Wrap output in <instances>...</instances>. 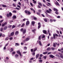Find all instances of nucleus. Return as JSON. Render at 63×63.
Wrapping results in <instances>:
<instances>
[{"mask_svg":"<svg viewBox=\"0 0 63 63\" xmlns=\"http://www.w3.org/2000/svg\"><path fill=\"white\" fill-rule=\"evenodd\" d=\"M34 50L33 51L34 52H35V51H36V50H37V49L36 48H34Z\"/></svg>","mask_w":63,"mask_h":63,"instance_id":"37998d69","label":"nucleus"},{"mask_svg":"<svg viewBox=\"0 0 63 63\" xmlns=\"http://www.w3.org/2000/svg\"><path fill=\"white\" fill-rule=\"evenodd\" d=\"M50 21L51 22H52L53 20L52 19H50Z\"/></svg>","mask_w":63,"mask_h":63,"instance_id":"4d7b16f0","label":"nucleus"},{"mask_svg":"<svg viewBox=\"0 0 63 63\" xmlns=\"http://www.w3.org/2000/svg\"><path fill=\"white\" fill-rule=\"evenodd\" d=\"M41 27V25H39L38 27V29H39Z\"/></svg>","mask_w":63,"mask_h":63,"instance_id":"b1692460","label":"nucleus"},{"mask_svg":"<svg viewBox=\"0 0 63 63\" xmlns=\"http://www.w3.org/2000/svg\"><path fill=\"white\" fill-rule=\"evenodd\" d=\"M12 25H9L8 26V28H11V27H12Z\"/></svg>","mask_w":63,"mask_h":63,"instance_id":"864d4df0","label":"nucleus"},{"mask_svg":"<svg viewBox=\"0 0 63 63\" xmlns=\"http://www.w3.org/2000/svg\"><path fill=\"white\" fill-rule=\"evenodd\" d=\"M30 4L31 6L32 7H33V4H32V3L30 2Z\"/></svg>","mask_w":63,"mask_h":63,"instance_id":"603ef678","label":"nucleus"},{"mask_svg":"<svg viewBox=\"0 0 63 63\" xmlns=\"http://www.w3.org/2000/svg\"><path fill=\"white\" fill-rule=\"evenodd\" d=\"M25 13L26 14H27V15H30L31 14V12L29 11L25 10Z\"/></svg>","mask_w":63,"mask_h":63,"instance_id":"f03ea898","label":"nucleus"},{"mask_svg":"<svg viewBox=\"0 0 63 63\" xmlns=\"http://www.w3.org/2000/svg\"><path fill=\"white\" fill-rule=\"evenodd\" d=\"M56 2H56L55 3L56 4V5H58V6H60V5H59V3H58V2H57V1H56Z\"/></svg>","mask_w":63,"mask_h":63,"instance_id":"4be33fe9","label":"nucleus"},{"mask_svg":"<svg viewBox=\"0 0 63 63\" xmlns=\"http://www.w3.org/2000/svg\"><path fill=\"white\" fill-rule=\"evenodd\" d=\"M53 46L54 47H56V44L55 43H53Z\"/></svg>","mask_w":63,"mask_h":63,"instance_id":"c756f323","label":"nucleus"},{"mask_svg":"<svg viewBox=\"0 0 63 63\" xmlns=\"http://www.w3.org/2000/svg\"><path fill=\"white\" fill-rule=\"evenodd\" d=\"M38 4L40 6H42V3H41L40 2H39L38 3Z\"/></svg>","mask_w":63,"mask_h":63,"instance_id":"c9c22d12","label":"nucleus"},{"mask_svg":"<svg viewBox=\"0 0 63 63\" xmlns=\"http://www.w3.org/2000/svg\"><path fill=\"white\" fill-rule=\"evenodd\" d=\"M55 35L56 36V37H58V35L57 34H55Z\"/></svg>","mask_w":63,"mask_h":63,"instance_id":"0e129e2a","label":"nucleus"},{"mask_svg":"<svg viewBox=\"0 0 63 63\" xmlns=\"http://www.w3.org/2000/svg\"><path fill=\"white\" fill-rule=\"evenodd\" d=\"M9 40V37H7L5 39V40H7H7Z\"/></svg>","mask_w":63,"mask_h":63,"instance_id":"58836bf2","label":"nucleus"},{"mask_svg":"<svg viewBox=\"0 0 63 63\" xmlns=\"http://www.w3.org/2000/svg\"><path fill=\"white\" fill-rule=\"evenodd\" d=\"M41 16H42L43 17H45V15L43 14H42Z\"/></svg>","mask_w":63,"mask_h":63,"instance_id":"338daca9","label":"nucleus"},{"mask_svg":"<svg viewBox=\"0 0 63 63\" xmlns=\"http://www.w3.org/2000/svg\"><path fill=\"white\" fill-rule=\"evenodd\" d=\"M58 11H56V12H55V13L57 15H58Z\"/></svg>","mask_w":63,"mask_h":63,"instance_id":"49530a36","label":"nucleus"},{"mask_svg":"<svg viewBox=\"0 0 63 63\" xmlns=\"http://www.w3.org/2000/svg\"><path fill=\"white\" fill-rule=\"evenodd\" d=\"M41 36H39L38 37V40H41Z\"/></svg>","mask_w":63,"mask_h":63,"instance_id":"de8ad7c7","label":"nucleus"},{"mask_svg":"<svg viewBox=\"0 0 63 63\" xmlns=\"http://www.w3.org/2000/svg\"><path fill=\"white\" fill-rule=\"evenodd\" d=\"M16 53V51H14L12 53V55H13V54H14Z\"/></svg>","mask_w":63,"mask_h":63,"instance_id":"7c9ffc66","label":"nucleus"},{"mask_svg":"<svg viewBox=\"0 0 63 63\" xmlns=\"http://www.w3.org/2000/svg\"><path fill=\"white\" fill-rule=\"evenodd\" d=\"M19 33V32L18 31H16L15 33V34L16 35H17Z\"/></svg>","mask_w":63,"mask_h":63,"instance_id":"6e6552de","label":"nucleus"},{"mask_svg":"<svg viewBox=\"0 0 63 63\" xmlns=\"http://www.w3.org/2000/svg\"><path fill=\"white\" fill-rule=\"evenodd\" d=\"M12 5H13V7H16V5L15 4L13 3Z\"/></svg>","mask_w":63,"mask_h":63,"instance_id":"dca6fc26","label":"nucleus"},{"mask_svg":"<svg viewBox=\"0 0 63 63\" xmlns=\"http://www.w3.org/2000/svg\"><path fill=\"white\" fill-rule=\"evenodd\" d=\"M3 27H2L0 28V31H3Z\"/></svg>","mask_w":63,"mask_h":63,"instance_id":"79ce46f5","label":"nucleus"},{"mask_svg":"<svg viewBox=\"0 0 63 63\" xmlns=\"http://www.w3.org/2000/svg\"><path fill=\"white\" fill-rule=\"evenodd\" d=\"M33 50H34V49H31V52H33Z\"/></svg>","mask_w":63,"mask_h":63,"instance_id":"6e6d98bb","label":"nucleus"},{"mask_svg":"<svg viewBox=\"0 0 63 63\" xmlns=\"http://www.w3.org/2000/svg\"><path fill=\"white\" fill-rule=\"evenodd\" d=\"M7 28L8 27L7 26H5L4 28V30H6L7 29Z\"/></svg>","mask_w":63,"mask_h":63,"instance_id":"4468645a","label":"nucleus"},{"mask_svg":"<svg viewBox=\"0 0 63 63\" xmlns=\"http://www.w3.org/2000/svg\"><path fill=\"white\" fill-rule=\"evenodd\" d=\"M15 58H17L18 57V55L16 54L15 55Z\"/></svg>","mask_w":63,"mask_h":63,"instance_id":"aec40b11","label":"nucleus"},{"mask_svg":"<svg viewBox=\"0 0 63 63\" xmlns=\"http://www.w3.org/2000/svg\"><path fill=\"white\" fill-rule=\"evenodd\" d=\"M53 39H55V34H53Z\"/></svg>","mask_w":63,"mask_h":63,"instance_id":"473e14b6","label":"nucleus"},{"mask_svg":"<svg viewBox=\"0 0 63 63\" xmlns=\"http://www.w3.org/2000/svg\"><path fill=\"white\" fill-rule=\"evenodd\" d=\"M39 62H43V60H39Z\"/></svg>","mask_w":63,"mask_h":63,"instance_id":"f704fd0d","label":"nucleus"},{"mask_svg":"<svg viewBox=\"0 0 63 63\" xmlns=\"http://www.w3.org/2000/svg\"><path fill=\"white\" fill-rule=\"evenodd\" d=\"M53 10L54 11H58V10H57V9L56 8H54L53 9Z\"/></svg>","mask_w":63,"mask_h":63,"instance_id":"5701e85b","label":"nucleus"},{"mask_svg":"<svg viewBox=\"0 0 63 63\" xmlns=\"http://www.w3.org/2000/svg\"><path fill=\"white\" fill-rule=\"evenodd\" d=\"M3 24H4V25H7V22H5Z\"/></svg>","mask_w":63,"mask_h":63,"instance_id":"3c124183","label":"nucleus"},{"mask_svg":"<svg viewBox=\"0 0 63 63\" xmlns=\"http://www.w3.org/2000/svg\"><path fill=\"white\" fill-rule=\"evenodd\" d=\"M51 50V48L50 47H48L47 48V51H49Z\"/></svg>","mask_w":63,"mask_h":63,"instance_id":"1a4fd4ad","label":"nucleus"},{"mask_svg":"<svg viewBox=\"0 0 63 63\" xmlns=\"http://www.w3.org/2000/svg\"><path fill=\"white\" fill-rule=\"evenodd\" d=\"M12 13L11 12H10L9 13H7L6 15V16L8 18H10V16H12Z\"/></svg>","mask_w":63,"mask_h":63,"instance_id":"f257e3e1","label":"nucleus"},{"mask_svg":"<svg viewBox=\"0 0 63 63\" xmlns=\"http://www.w3.org/2000/svg\"><path fill=\"white\" fill-rule=\"evenodd\" d=\"M39 44L40 46H42V43H41V41H39Z\"/></svg>","mask_w":63,"mask_h":63,"instance_id":"a211bd4d","label":"nucleus"},{"mask_svg":"<svg viewBox=\"0 0 63 63\" xmlns=\"http://www.w3.org/2000/svg\"><path fill=\"white\" fill-rule=\"evenodd\" d=\"M33 1V3L34 4H36L37 3L36 2V1H35L34 0H32Z\"/></svg>","mask_w":63,"mask_h":63,"instance_id":"c85d7f7f","label":"nucleus"},{"mask_svg":"<svg viewBox=\"0 0 63 63\" xmlns=\"http://www.w3.org/2000/svg\"><path fill=\"white\" fill-rule=\"evenodd\" d=\"M20 31L21 32H23L24 31V29L23 28H22L21 29Z\"/></svg>","mask_w":63,"mask_h":63,"instance_id":"a878e982","label":"nucleus"},{"mask_svg":"<svg viewBox=\"0 0 63 63\" xmlns=\"http://www.w3.org/2000/svg\"><path fill=\"white\" fill-rule=\"evenodd\" d=\"M29 40V37L25 39V41H28Z\"/></svg>","mask_w":63,"mask_h":63,"instance_id":"2eb2a0df","label":"nucleus"},{"mask_svg":"<svg viewBox=\"0 0 63 63\" xmlns=\"http://www.w3.org/2000/svg\"><path fill=\"white\" fill-rule=\"evenodd\" d=\"M43 32L44 34H47V31L44 30L43 31Z\"/></svg>","mask_w":63,"mask_h":63,"instance_id":"9b49d317","label":"nucleus"},{"mask_svg":"<svg viewBox=\"0 0 63 63\" xmlns=\"http://www.w3.org/2000/svg\"><path fill=\"white\" fill-rule=\"evenodd\" d=\"M33 18L34 20H37V18L35 17H33Z\"/></svg>","mask_w":63,"mask_h":63,"instance_id":"72a5a7b5","label":"nucleus"},{"mask_svg":"<svg viewBox=\"0 0 63 63\" xmlns=\"http://www.w3.org/2000/svg\"><path fill=\"white\" fill-rule=\"evenodd\" d=\"M16 27V26L14 25H13L12 26V28L13 29V28H15Z\"/></svg>","mask_w":63,"mask_h":63,"instance_id":"a19ab883","label":"nucleus"},{"mask_svg":"<svg viewBox=\"0 0 63 63\" xmlns=\"http://www.w3.org/2000/svg\"><path fill=\"white\" fill-rule=\"evenodd\" d=\"M2 37H5V34H2Z\"/></svg>","mask_w":63,"mask_h":63,"instance_id":"e2e57ef3","label":"nucleus"},{"mask_svg":"<svg viewBox=\"0 0 63 63\" xmlns=\"http://www.w3.org/2000/svg\"><path fill=\"white\" fill-rule=\"evenodd\" d=\"M43 57H44V59H46V58H47V56H44Z\"/></svg>","mask_w":63,"mask_h":63,"instance_id":"680f3d73","label":"nucleus"},{"mask_svg":"<svg viewBox=\"0 0 63 63\" xmlns=\"http://www.w3.org/2000/svg\"><path fill=\"white\" fill-rule=\"evenodd\" d=\"M15 9H16V10H20L19 8H18L17 7H16Z\"/></svg>","mask_w":63,"mask_h":63,"instance_id":"e433bc0d","label":"nucleus"},{"mask_svg":"<svg viewBox=\"0 0 63 63\" xmlns=\"http://www.w3.org/2000/svg\"><path fill=\"white\" fill-rule=\"evenodd\" d=\"M25 24L23 23L22 24V25L21 26V27H23L24 26Z\"/></svg>","mask_w":63,"mask_h":63,"instance_id":"2f4dec72","label":"nucleus"},{"mask_svg":"<svg viewBox=\"0 0 63 63\" xmlns=\"http://www.w3.org/2000/svg\"><path fill=\"white\" fill-rule=\"evenodd\" d=\"M48 52V51L44 52L43 53V54H47Z\"/></svg>","mask_w":63,"mask_h":63,"instance_id":"6ab92c4d","label":"nucleus"},{"mask_svg":"<svg viewBox=\"0 0 63 63\" xmlns=\"http://www.w3.org/2000/svg\"><path fill=\"white\" fill-rule=\"evenodd\" d=\"M44 20L45 22H47V19H44Z\"/></svg>","mask_w":63,"mask_h":63,"instance_id":"393cba45","label":"nucleus"},{"mask_svg":"<svg viewBox=\"0 0 63 63\" xmlns=\"http://www.w3.org/2000/svg\"><path fill=\"white\" fill-rule=\"evenodd\" d=\"M2 7H4V8H5L6 7H7V6L5 5H2Z\"/></svg>","mask_w":63,"mask_h":63,"instance_id":"bb28decb","label":"nucleus"},{"mask_svg":"<svg viewBox=\"0 0 63 63\" xmlns=\"http://www.w3.org/2000/svg\"><path fill=\"white\" fill-rule=\"evenodd\" d=\"M50 39L51 40H52V41L53 40V37H51V38H50Z\"/></svg>","mask_w":63,"mask_h":63,"instance_id":"69168bd1","label":"nucleus"},{"mask_svg":"<svg viewBox=\"0 0 63 63\" xmlns=\"http://www.w3.org/2000/svg\"><path fill=\"white\" fill-rule=\"evenodd\" d=\"M39 54H36V58L37 59V58H38V57L39 56Z\"/></svg>","mask_w":63,"mask_h":63,"instance_id":"f8f14e48","label":"nucleus"},{"mask_svg":"<svg viewBox=\"0 0 63 63\" xmlns=\"http://www.w3.org/2000/svg\"><path fill=\"white\" fill-rule=\"evenodd\" d=\"M46 12L47 13H50V11H49L47 10L46 11Z\"/></svg>","mask_w":63,"mask_h":63,"instance_id":"c03bdc74","label":"nucleus"},{"mask_svg":"<svg viewBox=\"0 0 63 63\" xmlns=\"http://www.w3.org/2000/svg\"><path fill=\"white\" fill-rule=\"evenodd\" d=\"M32 54L33 56H35V53L34 52H33Z\"/></svg>","mask_w":63,"mask_h":63,"instance_id":"09e8293b","label":"nucleus"},{"mask_svg":"<svg viewBox=\"0 0 63 63\" xmlns=\"http://www.w3.org/2000/svg\"><path fill=\"white\" fill-rule=\"evenodd\" d=\"M36 14L37 15H38V16H40V13H39V12H37L36 13Z\"/></svg>","mask_w":63,"mask_h":63,"instance_id":"4c0bfd02","label":"nucleus"},{"mask_svg":"<svg viewBox=\"0 0 63 63\" xmlns=\"http://www.w3.org/2000/svg\"><path fill=\"white\" fill-rule=\"evenodd\" d=\"M10 49L11 50V51H14V49H13L12 48H11Z\"/></svg>","mask_w":63,"mask_h":63,"instance_id":"13d9d810","label":"nucleus"},{"mask_svg":"<svg viewBox=\"0 0 63 63\" xmlns=\"http://www.w3.org/2000/svg\"><path fill=\"white\" fill-rule=\"evenodd\" d=\"M26 29H24L23 32V34H25V33H26Z\"/></svg>","mask_w":63,"mask_h":63,"instance_id":"0eeeda50","label":"nucleus"},{"mask_svg":"<svg viewBox=\"0 0 63 63\" xmlns=\"http://www.w3.org/2000/svg\"><path fill=\"white\" fill-rule=\"evenodd\" d=\"M17 53L18 54H19L20 56H21V53L20 52V50H18L17 51Z\"/></svg>","mask_w":63,"mask_h":63,"instance_id":"20e7f679","label":"nucleus"},{"mask_svg":"<svg viewBox=\"0 0 63 63\" xmlns=\"http://www.w3.org/2000/svg\"><path fill=\"white\" fill-rule=\"evenodd\" d=\"M9 43H7L6 44V45H5V47L7 46L8 45H9Z\"/></svg>","mask_w":63,"mask_h":63,"instance_id":"8fccbe9b","label":"nucleus"},{"mask_svg":"<svg viewBox=\"0 0 63 63\" xmlns=\"http://www.w3.org/2000/svg\"><path fill=\"white\" fill-rule=\"evenodd\" d=\"M4 20H1L0 21V23H2V22Z\"/></svg>","mask_w":63,"mask_h":63,"instance_id":"774afa93","label":"nucleus"},{"mask_svg":"<svg viewBox=\"0 0 63 63\" xmlns=\"http://www.w3.org/2000/svg\"><path fill=\"white\" fill-rule=\"evenodd\" d=\"M29 21H27L26 22V25H29Z\"/></svg>","mask_w":63,"mask_h":63,"instance_id":"9d476101","label":"nucleus"},{"mask_svg":"<svg viewBox=\"0 0 63 63\" xmlns=\"http://www.w3.org/2000/svg\"><path fill=\"white\" fill-rule=\"evenodd\" d=\"M35 23V22L34 21H32V24L33 26H34Z\"/></svg>","mask_w":63,"mask_h":63,"instance_id":"423d86ee","label":"nucleus"},{"mask_svg":"<svg viewBox=\"0 0 63 63\" xmlns=\"http://www.w3.org/2000/svg\"><path fill=\"white\" fill-rule=\"evenodd\" d=\"M49 57L50 58H53L54 57V56L53 55H49Z\"/></svg>","mask_w":63,"mask_h":63,"instance_id":"39448f33","label":"nucleus"},{"mask_svg":"<svg viewBox=\"0 0 63 63\" xmlns=\"http://www.w3.org/2000/svg\"><path fill=\"white\" fill-rule=\"evenodd\" d=\"M36 31V29H34L32 31V32L34 33H35V31Z\"/></svg>","mask_w":63,"mask_h":63,"instance_id":"f3484780","label":"nucleus"},{"mask_svg":"<svg viewBox=\"0 0 63 63\" xmlns=\"http://www.w3.org/2000/svg\"><path fill=\"white\" fill-rule=\"evenodd\" d=\"M3 49L4 50H5V49H6V46H5L3 48Z\"/></svg>","mask_w":63,"mask_h":63,"instance_id":"052dcab7","label":"nucleus"},{"mask_svg":"<svg viewBox=\"0 0 63 63\" xmlns=\"http://www.w3.org/2000/svg\"><path fill=\"white\" fill-rule=\"evenodd\" d=\"M16 18V16L15 15H14L12 16V18L14 19V18Z\"/></svg>","mask_w":63,"mask_h":63,"instance_id":"ddd939ff","label":"nucleus"},{"mask_svg":"<svg viewBox=\"0 0 63 63\" xmlns=\"http://www.w3.org/2000/svg\"><path fill=\"white\" fill-rule=\"evenodd\" d=\"M24 49H25L26 50V49H27V47H24Z\"/></svg>","mask_w":63,"mask_h":63,"instance_id":"bf43d9fd","label":"nucleus"},{"mask_svg":"<svg viewBox=\"0 0 63 63\" xmlns=\"http://www.w3.org/2000/svg\"><path fill=\"white\" fill-rule=\"evenodd\" d=\"M12 13H16V12L15 10H14L12 12Z\"/></svg>","mask_w":63,"mask_h":63,"instance_id":"a18cd8bd","label":"nucleus"},{"mask_svg":"<svg viewBox=\"0 0 63 63\" xmlns=\"http://www.w3.org/2000/svg\"><path fill=\"white\" fill-rule=\"evenodd\" d=\"M13 38L12 37H10L9 38V39L10 40H13Z\"/></svg>","mask_w":63,"mask_h":63,"instance_id":"5fc2aeb1","label":"nucleus"},{"mask_svg":"<svg viewBox=\"0 0 63 63\" xmlns=\"http://www.w3.org/2000/svg\"><path fill=\"white\" fill-rule=\"evenodd\" d=\"M15 45H16V46H19V43H16L15 44Z\"/></svg>","mask_w":63,"mask_h":63,"instance_id":"cd10ccee","label":"nucleus"},{"mask_svg":"<svg viewBox=\"0 0 63 63\" xmlns=\"http://www.w3.org/2000/svg\"><path fill=\"white\" fill-rule=\"evenodd\" d=\"M59 54L60 55V57H61V58H63V54L61 53H59Z\"/></svg>","mask_w":63,"mask_h":63,"instance_id":"7ed1b4c3","label":"nucleus"},{"mask_svg":"<svg viewBox=\"0 0 63 63\" xmlns=\"http://www.w3.org/2000/svg\"><path fill=\"white\" fill-rule=\"evenodd\" d=\"M10 35L11 36H13V35H14V32H12L10 34Z\"/></svg>","mask_w":63,"mask_h":63,"instance_id":"412c9836","label":"nucleus"},{"mask_svg":"<svg viewBox=\"0 0 63 63\" xmlns=\"http://www.w3.org/2000/svg\"><path fill=\"white\" fill-rule=\"evenodd\" d=\"M51 49L52 50H54V49H55V48L53 47H52L51 48Z\"/></svg>","mask_w":63,"mask_h":63,"instance_id":"ea45409f","label":"nucleus"}]
</instances>
